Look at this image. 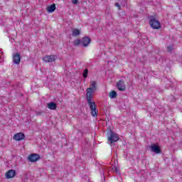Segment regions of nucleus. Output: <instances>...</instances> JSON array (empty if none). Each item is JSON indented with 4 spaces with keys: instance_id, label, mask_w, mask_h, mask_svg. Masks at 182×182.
<instances>
[{
    "instance_id": "obj_16",
    "label": "nucleus",
    "mask_w": 182,
    "mask_h": 182,
    "mask_svg": "<svg viewBox=\"0 0 182 182\" xmlns=\"http://www.w3.org/2000/svg\"><path fill=\"white\" fill-rule=\"evenodd\" d=\"M80 43H82V41H80V40H79V39H77L73 41L74 46H79V45H80Z\"/></svg>"
},
{
    "instance_id": "obj_21",
    "label": "nucleus",
    "mask_w": 182,
    "mask_h": 182,
    "mask_svg": "<svg viewBox=\"0 0 182 182\" xmlns=\"http://www.w3.org/2000/svg\"><path fill=\"white\" fill-rule=\"evenodd\" d=\"M115 6H117V8L120 10V4H119V3H115Z\"/></svg>"
},
{
    "instance_id": "obj_9",
    "label": "nucleus",
    "mask_w": 182,
    "mask_h": 182,
    "mask_svg": "<svg viewBox=\"0 0 182 182\" xmlns=\"http://www.w3.org/2000/svg\"><path fill=\"white\" fill-rule=\"evenodd\" d=\"M13 139L14 140H16V141H21V140L25 139V134L21 132L17 133L14 136Z\"/></svg>"
},
{
    "instance_id": "obj_4",
    "label": "nucleus",
    "mask_w": 182,
    "mask_h": 182,
    "mask_svg": "<svg viewBox=\"0 0 182 182\" xmlns=\"http://www.w3.org/2000/svg\"><path fill=\"white\" fill-rule=\"evenodd\" d=\"M39 159H41V156L38 154H32L28 157V161H31V163H36Z\"/></svg>"
},
{
    "instance_id": "obj_1",
    "label": "nucleus",
    "mask_w": 182,
    "mask_h": 182,
    "mask_svg": "<svg viewBox=\"0 0 182 182\" xmlns=\"http://www.w3.org/2000/svg\"><path fill=\"white\" fill-rule=\"evenodd\" d=\"M97 83L96 81H90V87L87 89L86 93L87 103L90 107L92 117H96V116H97V113H99V111L96 109V103L92 99L93 92H95L97 89Z\"/></svg>"
},
{
    "instance_id": "obj_2",
    "label": "nucleus",
    "mask_w": 182,
    "mask_h": 182,
    "mask_svg": "<svg viewBox=\"0 0 182 182\" xmlns=\"http://www.w3.org/2000/svg\"><path fill=\"white\" fill-rule=\"evenodd\" d=\"M119 140V136L117 134L112 131H110L109 135L108 136V141L109 144H113V143H116Z\"/></svg>"
},
{
    "instance_id": "obj_7",
    "label": "nucleus",
    "mask_w": 182,
    "mask_h": 182,
    "mask_svg": "<svg viewBox=\"0 0 182 182\" xmlns=\"http://www.w3.org/2000/svg\"><path fill=\"white\" fill-rule=\"evenodd\" d=\"M16 176V171L14 169H11L6 173V178H14Z\"/></svg>"
},
{
    "instance_id": "obj_3",
    "label": "nucleus",
    "mask_w": 182,
    "mask_h": 182,
    "mask_svg": "<svg viewBox=\"0 0 182 182\" xmlns=\"http://www.w3.org/2000/svg\"><path fill=\"white\" fill-rule=\"evenodd\" d=\"M149 24L153 28V29H160L161 24L154 17L150 19Z\"/></svg>"
},
{
    "instance_id": "obj_5",
    "label": "nucleus",
    "mask_w": 182,
    "mask_h": 182,
    "mask_svg": "<svg viewBox=\"0 0 182 182\" xmlns=\"http://www.w3.org/2000/svg\"><path fill=\"white\" fill-rule=\"evenodd\" d=\"M117 87L120 92H124L126 90V85L124 84V81L119 80L117 83Z\"/></svg>"
},
{
    "instance_id": "obj_12",
    "label": "nucleus",
    "mask_w": 182,
    "mask_h": 182,
    "mask_svg": "<svg viewBox=\"0 0 182 182\" xmlns=\"http://www.w3.org/2000/svg\"><path fill=\"white\" fill-rule=\"evenodd\" d=\"M48 109L50 110H56V107H58V105L53 102L47 104Z\"/></svg>"
},
{
    "instance_id": "obj_10",
    "label": "nucleus",
    "mask_w": 182,
    "mask_h": 182,
    "mask_svg": "<svg viewBox=\"0 0 182 182\" xmlns=\"http://www.w3.org/2000/svg\"><path fill=\"white\" fill-rule=\"evenodd\" d=\"M43 60H44V62H48V63H52V62H55V60H56V58L55 57V55H46L43 58Z\"/></svg>"
},
{
    "instance_id": "obj_6",
    "label": "nucleus",
    "mask_w": 182,
    "mask_h": 182,
    "mask_svg": "<svg viewBox=\"0 0 182 182\" xmlns=\"http://www.w3.org/2000/svg\"><path fill=\"white\" fill-rule=\"evenodd\" d=\"M13 62L16 65L21 63V54L19 53H16L13 55Z\"/></svg>"
},
{
    "instance_id": "obj_19",
    "label": "nucleus",
    "mask_w": 182,
    "mask_h": 182,
    "mask_svg": "<svg viewBox=\"0 0 182 182\" xmlns=\"http://www.w3.org/2000/svg\"><path fill=\"white\" fill-rule=\"evenodd\" d=\"M167 50H168V52H171V50H173V46H168Z\"/></svg>"
},
{
    "instance_id": "obj_15",
    "label": "nucleus",
    "mask_w": 182,
    "mask_h": 182,
    "mask_svg": "<svg viewBox=\"0 0 182 182\" xmlns=\"http://www.w3.org/2000/svg\"><path fill=\"white\" fill-rule=\"evenodd\" d=\"M116 96H117V92H116V91H112L109 94L110 99H114Z\"/></svg>"
},
{
    "instance_id": "obj_13",
    "label": "nucleus",
    "mask_w": 182,
    "mask_h": 182,
    "mask_svg": "<svg viewBox=\"0 0 182 182\" xmlns=\"http://www.w3.org/2000/svg\"><path fill=\"white\" fill-rule=\"evenodd\" d=\"M55 11H56V5L55 4L47 7V12L48 14H52L53 12H55Z\"/></svg>"
},
{
    "instance_id": "obj_11",
    "label": "nucleus",
    "mask_w": 182,
    "mask_h": 182,
    "mask_svg": "<svg viewBox=\"0 0 182 182\" xmlns=\"http://www.w3.org/2000/svg\"><path fill=\"white\" fill-rule=\"evenodd\" d=\"M151 151H153V153H156V154L161 153V149H160V147L156 144L151 146Z\"/></svg>"
},
{
    "instance_id": "obj_14",
    "label": "nucleus",
    "mask_w": 182,
    "mask_h": 182,
    "mask_svg": "<svg viewBox=\"0 0 182 182\" xmlns=\"http://www.w3.org/2000/svg\"><path fill=\"white\" fill-rule=\"evenodd\" d=\"M73 36H79L80 35V31L77 28H74L72 30Z\"/></svg>"
},
{
    "instance_id": "obj_18",
    "label": "nucleus",
    "mask_w": 182,
    "mask_h": 182,
    "mask_svg": "<svg viewBox=\"0 0 182 182\" xmlns=\"http://www.w3.org/2000/svg\"><path fill=\"white\" fill-rule=\"evenodd\" d=\"M112 171H114L117 174L119 173V168L116 166L112 167Z\"/></svg>"
},
{
    "instance_id": "obj_20",
    "label": "nucleus",
    "mask_w": 182,
    "mask_h": 182,
    "mask_svg": "<svg viewBox=\"0 0 182 182\" xmlns=\"http://www.w3.org/2000/svg\"><path fill=\"white\" fill-rule=\"evenodd\" d=\"M78 2H79V0H72V3L74 4V5H77Z\"/></svg>"
},
{
    "instance_id": "obj_17",
    "label": "nucleus",
    "mask_w": 182,
    "mask_h": 182,
    "mask_svg": "<svg viewBox=\"0 0 182 182\" xmlns=\"http://www.w3.org/2000/svg\"><path fill=\"white\" fill-rule=\"evenodd\" d=\"M89 73V70L87 69H85L83 72L82 76L85 79H86V77H87V75Z\"/></svg>"
},
{
    "instance_id": "obj_8",
    "label": "nucleus",
    "mask_w": 182,
    "mask_h": 182,
    "mask_svg": "<svg viewBox=\"0 0 182 182\" xmlns=\"http://www.w3.org/2000/svg\"><path fill=\"white\" fill-rule=\"evenodd\" d=\"M91 40L89 37H84L82 38L81 41V45L82 46H84V48H86V46H89L90 44Z\"/></svg>"
},
{
    "instance_id": "obj_22",
    "label": "nucleus",
    "mask_w": 182,
    "mask_h": 182,
    "mask_svg": "<svg viewBox=\"0 0 182 182\" xmlns=\"http://www.w3.org/2000/svg\"><path fill=\"white\" fill-rule=\"evenodd\" d=\"M101 174H102V176H103L104 178H105V172H102Z\"/></svg>"
}]
</instances>
